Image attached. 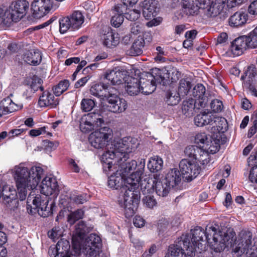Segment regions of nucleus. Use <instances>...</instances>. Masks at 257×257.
I'll return each instance as SVG.
<instances>
[{"mask_svg":"<svg viewBox=\"0 0 257 257\" xmlns=\"http://www.w3.org/2000/svg\"><path fill=\"white\" fill-rule=\"evenodd\" d=\"M205 232L202 227H195L191 229L190 234H186L190 236L191 244L194 248L199 245L198 242L203 240L205 236L206 240L210 243L211 248L214 251L220 252L226 247H232L237 256H240L243 253L248 254V257H257V240L253 239L254 244L252 245V233L249 231H242L240 233V238L238 240V243L234 244L235 240V232L231 229H228L226 232L219 231L215 227L211 226L206 229Z\"/></svg>","mask_w":257,"mask_h":257,"instance_id":"nucleus-1","label":"nucleus"},{"mask_svg":"<svg viewBox=\"0 0 257 257\" xmlns=\"http://www.w3.org/2000/svg\"><path fill=\"white\" fill-rule=\"evenodd\" d=\"M144 167V160H141L139 170L128 177L125 181L120 175H111L108 178V185L110 188L115 189H122L123 197L118 202L120 207L124 209L126 218H130L134 215L140 203V182Z\"/></svg>","mask_w":257,"mask_h":257,"instance_id":"nucleus-2","label":"nucleus"},{"mask_svg":"<svg viewBox=\"0 0 257 257\" xmlns=\"http://www.w3.org/2000/svg\"><path fill=\"white\" fill-rule=\"evenodd\" d=\"M41 193L45 195L42 196L40 194L34 196L31 193L27 198V210L29 213H38L43 217H47L53 213L55 204L53 200H51L49 205V198L48 196L52 194L57 195L59 192V186L56 179L53 176H46L42 181Z\"/></svg>","mask_w":257,"mask_h":257,"instance_id":"nucleus-3","label":"nucleus"},{"mask_svg":"<svg viewBox=\"0 0 257 257\" xmlns=\"http://www.w3.org/2000/svg\"><path fill=\"white\" fill-rule=\"evenodd\" d=\"M135 140L131 137H125L118 141L111 142L109 147H107V151L103 154L102 159H110L114 160V163H117L120 166L122 174L127 175L128 174L136 173L139 169L141 160L139 164L135 160H132L130 162H125L128 158V153H131L136 148L134 143Z\"/></svg>","mask_w":257,"mask_h":257,"instance_id":"nucleus-4","label":"nucleus"},{"mask_svg":"<svg viewBox=\"0 0 257 257\" xmlns=\"http://www.w3.org/2000/svg\"><path fill=\"white\" fill-rule=\"evenodd\" d=\"M43 172V169L38 166H33L30 170L21 164L15 167L14 175L20 200L26 198L27 189L33 190L36 187Z\"/></svg>","mask_w":257,"mask_h":257,"instance_id":"nucleus-5","label":"nucleus"},{"mask_svg":"<svg viewBox=\"0 0 257 257\" xmlns=\"http://www.w3.org/2000/svg\"><path fill=\"white\" fill-rule=\"evenodd\" d=\"M169 77L168 71L158 68L153 69L151 73L143 74L141 77L145 79V84H141L142 93L147 95L151 94L156 89V83L165 85Z\"/></svg>","mask_w":257,"mask_h":257,"instance_id":"nucleus-6","label":"nucleus"},{"mask_svg":"<svg viewBox=\"0 0 257 257\" xmlns=\"http://www.w3.org/2000/svg\"><path fill=\"white\" fill-rule=\"evenodd\" d=\"M190 236L183 234L174 244L169 246L165 257H194V248L191 244Z\"/></svg>","mask_w":257,"mask_h":257,"instance_id":"nucleus-7","label":"nucleus"},{"mask_svg":"<svg viewBox=\"0 0 257 257\" xmlns=\"http://www.w3.org/2000/svg\"><path fill=\"white\" fill-rule=\"evenodd\" d=\"M84 22V17L82 13L79 11H74L69 16L59 20L60 32L64 34L69 29L77 30L82 27Z\"/></svg>","mask_w":257,"mask_h":257,"instance_id":"nucleus-8","label":"nucleus"},{"mask_svg":"<svg viewBox=\"0 0 257 257\" xmlns=\"http://www.w3.org/2000/svg\"><path fill=\"white\" fill-rule=\"evenodd\" d=\"M160 175L156 174L153 175V178H150L148 181L147 184L143 187L141 190L144 195L150 193L152 189H155L156 193L160 196H166L169 192L171 188L168 184L165 183V180L160 179ZM143 183L142 184V186Z\"/></svg>","mask_w":257,"mask_h":257,"instance_id":"nucleus-9","label":"nucleus"},{"mask_svg":"<svg viewBox=\"0 0 257 257\" xmlns=\"http://www.w3.org/2000/svg\"><path fill=\"white\" fill-rule=\"evenodd\" d=\"M182 11L186 15L197 14L199 9L206 10L207 15L210 16L209 10L213 8V0H182Z\"/></svg>","mask_w":257,"mask_h":257,"instance_id":"nucleus-10","label":"nucleus"},{"mask_svg":"<svg viewBox=\"0 0 257 257\" xmlns=\"http://www.w3.org/2000/svg\"><path fill=\"white\" fill-rule=\"evenodd\" d=\"M29 7V3L26 0H19L13 3L9 10L4 12L7 18L12 22H17L26 15Z\"/></svg>","mask_w":257,"mask_h":257,"instance_id":"nucleus-11","label":"nucleus"},{"mask_svg":"<svg viewBox=\"0 0 257 257\" xmlns=\"http://www.w3.org/2000/svg\"><path fill=\"white\" fill-rule=\"evenodd\" d=\"M202 148L196 146H187L184 150L185 155L192 162H196L197 164L200 163L203 165H207L210 162L209 154L210 153Z\"/></svg>","mask_w":257,"mask_h":257,"instance_id":"nucleus-12","label":"nucleus"},{"mask_svg":"<svg viewBox=\"0 0 257 257\" xmlns=\"http://www.w3.org/2000/svg\"><path fill=\"white\" fill-rule=\"evenodd\" d=\"M179 168L183 178L187 182L192 181L199 174L200 167L199 164L188 159H183L180 162Z\"/></svg>","mask_w":257,"mask_h":257,"instance_id":"nucleus-13","label":"nucleus"},{"mask_svg":"<svg viewBox=\"0 0 257 257\" xmlns=\"http://www.w3.org/2000/svg\"><path fill=\"white\" fill-rule=\"evenodd\" d=\"M111 130L107 127H103L92 133L89 137V142L92 147L100 149L105 147Z\"/></svg>","mask_w":257,"mask_h":257,"instance_id":"nucleus-14","label":"nucleus"},{"mask_svg":"<svg viewBox=\"0 0 257 257\" xmlns=\"http://www.w3.org/2000/svg\"><path fill=\"white\" fill-rule=\"evenodd\" d=\"M195 142L197 144L202 145L201 147L212 154L218 151L220 148L219 141L213 139L210 135L205 133L201 132L196 134Z\"/></svg>","mask_w":257,"mask_h":257,"instance_id":"nucleus-15","label":"nucleus"},{"mask_svg":"<svg viewBox=\"0 0 257 257\" xmlns=\"http://www.w3.org/2000/svg\"><path fill=\"white\" fill-rule=\"evenodd\" d=\"M105 99L108 102L106 107L109 111L113 113H120L126 108V101L123 98H120L116 94L111 93L108 91V95Z\"/></svg>","mask_w":257,"mask_h":257,"instance_id":"nucleus-16","label":"nucleus"},{"mask_svg":"<svg viewBox=\"0 0 257 257\" xmlns=\"http://www.w3.org/2000/svg\"><path fill=\"white\" fill-rule=\"evenodd\" d=\"M1 196H2L3 198L4 203L8 208L14 210L18 207L19 201L17 196H19V195H17L15 190L8 186H5L3 190H1Z\"/></svg>","mask_w":257,"mask_h":257,"instance_id":"nucleus-17","label":"nucleus"},{"mask_svg":"<svg viewBox=\"0 0 257 257\" xmlns=\"http://www.w3.org/2000/svg\"><path fill=\"white\" fill-rule=\"evenodd\" d=\"M125 83L126 90L130 95H136L142 92L141 84H145V79L143 77L138 79L130 76L125 80Z\"/></svg>","mask_w":257,"mask_h":257,"instance_id":"nucleus-18","label":"nucleus"},{"mask_svg":"<svg viewBox=\"0 0 257 257\" xmlns=\"http://www.w3.org/2000/svg\"><path fill=\"white\" fill-rule=\"evenodd\" d=\"M88 231V228L83 221L79 222L76 225L74 235L72 237V241L74 248L78 251H79L80 249V243L77 240L83 239L86 233Z\"/></svg>","mask_w":257,"mask_h":257,"instance_id":"nucleus-19","label":"nucleus"},{"mask_svg":"<svg viewBox=\"0 0 257 257\" xmlns=\"http://www.w3.org/2000/svg\"><path fill=\"white\" fill-rule=\"evenodd\" d=\"M246 48H249L248 38L246 36L235 39L231 44V51L236 55H241Z\"/></svg>","mask_w":257,"mask_h":257,"instance_id":"nucleus-20","label":"nucleus"},{"mask_svg":"<svg viewBox=\"0 0 257 257\" xmlns=\"http://www.w3.org/2000/svg\"><path fill=\"white\" fill-rule=\"evenodd\" d=\"M102 39L103 45L109 48L116 46L119 42L118 34L115 33L109 27L104 31Z\"/></svg>","mask_w":257,"mask_h":257,"instance_id":"nucleus-21","label":"nucleus"},{"mask_svg":"<svg viewBox=\"0 0 257 257\" xmlns=\"http://www.w3.org/2000/svg\"><path fill=\"white\" fill-rule=\"evenodd\" d=\"M248 17V14L245 12L237 11L229 18V25L233 27L242 26L246 23Z\"/></svg>","mask_w":257,"mask_h":257,"instance_id":"nucleus-22","label":"nucleus"},{"mask_svg":"<svg viewBox=\"0 0 257 257\" xmlns=\"http://www.w3.org/2000/svg\"><path fill=\"white\" fill-rule=\"evenodd\" d=\"M123 72L118 68H115L106 72L104 79L110 81L112 85L119 84L124 78Z\"/></svg>","mask_w":257,"mask_h":257,"instance_id":"nucleus-23","label":"nucleus"},{"mask_svg":"<svg viewBox=\"0 0 257 257\" xmlns=\"http://www.w3.org/2000/svg\"><path fill=\"white\" fill-rule=\"evenodd\" d=\"M164 179L165 183L168 184L171 188H173L181 182V175L178 169H172L168 172Z\"/></svg>","mask_w":257,"mask_h":257,"instance_id":"nucleus-24","label":"nucleus"},{"mask_svg":"<svg viewBox=\"0 0 257 257\" xmlns=\"http://www.w3.org/2000/svg\"><path fill=\"white\" fill-rule=\"evenodd\" d=\"M214 115L209 111H205L200 112L194 117V123L198 126H203L206 125H212Z\"/></svg>","mask_w":257,"mask_h":257,"instance_id":"nucleus-25","label":"nucleus"},{"mask_svg":"<svg viewBox=\"0 0 257 257\" xmlns=\"http://www.w3.org/2000/svg\"><path fill=\"white\" fill-rule=\"evenodd\" d=\"M39 105L41 107L51 106V107H55L59 104L58 99H55L54 95L47 91H44L40 96Z\"/></svg>","mask_w":257,"mask_h":257,"instance_id":"nucleus-26","label":"nucleus"},{"mask_svg":"<svg viewBox=\"0 0 257 257\" xmlns=\"http://www.w3.org/2000/svg\"><path fill=\"white\" fill-rule=\"evenodd\" d=\"M141 7L142 8L143 15L146 19H151L157 15V8L152 0H145L142 3Z\"/></svg>","mask_w":257,"mask_h":257,"instance_id":"nucleus-27","label":"nucleus"},{"mask_svg":"<svg viewBox=\"0 0 257 257\" xmlns=\"http://www.w3.org/2000/svg\"><path fill=\"white\" fill-rule=\"evenodd\" d=\"M145 46V40L141 36H139L134 41L132 46L126 51V54L131 56H139L143 53V48Z\"/></svg>","mask_w":257,"mask_h":257,"instance_id":"nucleus-28","label":"nucleus"},{"mask_svg":"<svg viewBox=\"0 0 257 257\" xmlns=\"http://www.w3.org/2000/svg\"><path fill=\"white\" fill-rule=\"evenodd\" d=\"M24 60L30 65H38L42 60L41 53L36 50L27 51L24 55Z\"/></svg>","mask_w":257,"mask_h":257,"instance_id":"nucleus-29","label":"nucleus"},{"mask_svg":"<svg viewBox=\"0 0 257 257\" xmlns=\"http://www.w3.org/2000/svg\"><path fill=\"white\" fill-rule=\"evenodd\" d=\"M42 83L43 80L40 78L34 75L32 77L26 78L23 84L25 86H28L29 89H30L34 93L38 89H40L42 91H44V87L42 86Z\"/></svg>","mask_w":257,"mask_h":257,"instance_id":"nucleus-30","label":"nucleus"},{"mask_svg":"<svg viewBox=\"0 0 257 257\" xmlns=\"http://www.w3.org/2000/svg\"><path fill=\"white\" fill-rule=\"evenodd\" d=\"M204 103L202 101H196L193 99H189L187 100H184L183 102L182 106V110L184 114H187L189 112H192L193 110L196 108H199V107H204Z\"/></svg>","mask_w":257,"mask_h":257,"instance_id":"nucleus-31","label":"nucleus"},{"mask_svg":"<svg viewBox=\"0 0 257 257\" xmlns=\"http://www.w3.org/2000/svg\"><path fill=\"white\" fill-rule=\"evenodd\" d=\"M107 89V87L106 85L101 83L95 84L91 87L90 93L94 96L106 99L108 95V91H106Z\"/></svg>","mask_w":257,"mask_h":257,"instance_id":"nucleus-32","label":"nucleus"},{"mask_svg":"<svg viewBox=\"0 0 257 257\" xmlns=\"http://www.w3.org/2000/svg\"><path fill=\"white\" fill-rule=\"evenodd\" d=\"M58 248V252L60 253L61 257H68L74 256L70 251V245L69 242L65 239H61L56 244Z\"/></svg>","mask_w":257,"mask_h":257,"instance_id":"nucleus-33","label":"nucleus"},{"mask_svg":"<svg viewBox=\"0 0 257 257\" xmlns=\"http://www.w3.org/2000/svg\"><path fill=\"white\" fill-rule=\"evenodd\" d=\"M0 108L2 109L4 114H6L18 110L19 106L13 102L10 98L7 97L1 101Z\"/></svg>","mask_w":257,"mask_h":257,"instance_id":"nucleus-34","label":"nucleus"},{"mask_svg":"<svg viewBox=\"0 0 257 257\" xmlns=\"http://www.w3.org/2000/svg\"><path fill=\"white\" fill-rule=\"evenodd\" d=\"M85 118L86 119V122L93 124L95 128L101 126L104 123L103 116L99 112L89 113Z\"/></svg>","mask_w":257,"mask_h":257,"instance_id":"nucleus-35","label":"nucleus"},{"mask_svg":"<svg viewBox=\"0 0 257 257\" xmlns=\"http://www.w3.org/2000/svg\"><path fill=\"white\" fill-rule=\"evenodd\" d=\"M163 165L162 159L156 156L151 158L148 164V168L151 172L157 173L162 169Z\"/></svg>","mask_w":257,"mask_h":257,"instance_id":"nucleus-36","label":"nucleus"},{"mask_svg":"<svg viewBox=\"0 0 257 257\" xmlns=\"http://www.w3.org/2000/svg\"><path fill=\"white\" fill-rule=\"evenodd\" d=\"M31 6L35 18L40 19L45 15L41 0H34Z\"/></svg>","mask_w":257,"mask_h":257,"instance_id":"nucleus-37","label":"nucleus"},{"mask_svg":"<svg viewBox=\"0 0 257 257\" xmlns=\"http://www.w3.org/2000/svg\"><path fill=\"white\" fill-rule=\"evenodd\" d=\"M227 0H213V8L209 10L210 17H215L220 14Z\"/></svg>","mask_w":257,"mask_h":257,"instance_id":"nucleus-38","label":"nucleus"},{"mask_svg":"<svg viewBox=\"0 0 257 257\" xmlns=\"http://www.w3.org/2000/svg\"><path fill=\"white\" fill-rule=\"evenodd\" d=\"M180 96L176 91H168L166 93L165 100L169 105H175L179 102Z\"/></svg>","mask_w":257,"mask_h":257,"instance_id":"nucleus-39","label":"nucleus"},{"mask_svg":"<svg viewBox=\"0 0 257 257\" xmlns=\"http://www.w3.org/2000/svg\"><path fill=\"white\" fill-rule=\"evenodd\" d=\"M213 127H216L218 132H224L227 130L228 124L226 119L222 117H215L213 120Z\"/></svg>","mask_w":257,"mask_h":257,"instance_id":"nucleus-40","label":"nucleus"},{"mask_svg":"<svg viewBox=\"0 0 257 257\" xmlns=\"http://www.w3.org/2000/svg\"><path fill=\"white\" fill-rule=\"evenodd\" d=\"M205 88L202 84H197L194 86L192 90V95L197 100L196 101H203L204 96L205 93Z\"/></svg>","mask_w":257,"mask_h":257,"instance_id":"nucleus-41","label":"nucleus"},{"mask_svg":"<svg viewBox=\"0 0 257 257\" xmlns=\"http://www.w3.org/2000/svg\"><path fill=\"white\" fill-rule=\"evenodd\" d=\"M101 240L96 234H90L86 239L85 247H101Z\"/></svg>","mask_w":257,"mask_h":257,"instance_id":"nucleus-42","label":"nucleus"},{"mask_svg":"<svg viewBox=\"0 0 257 257\" xmlns=\"http://www.w3.org/2000/svg\"><path fill=\"white\" fill-rule=\"evenodd\" d=\"M191 88V82L187 79H182L179 83L178 92L182 96H184L188 94Z\"/></svg>","mask_w":257,"mask_h":257,"instance_id":"nucleus-43","label":"nucleus"},{"mask_svg":"<svg viewBox=\"0 0 257 257\" xmlns=\"http://www.w3.org/2000/svg\"><path fill=\"white\" fill-rule=\"evenodd\" d=\"M69 85V81L68 80L61 81L53 89L55 95L57 96H60L68 89Z\"/></svg>","mask_w":257,"mask_h":257,"instance_id":"nucleus-44","label":"nucleus"},{"mask_svg":"<svg viewBox=\"0 0 257 257\" xmlns=\"http://www.w3.org/2000/svg\"><path fill=\"white\" fill-rule=\"evenodd\" d=\"M85 251L87 257H106L103 256L101 247H85Z\"/></svg>","mask_w":257,"mask_h":257,"instance_id":"nucleus-45","label":"nucleus"},{"mask_svg":"<svg viewBox=\"0 0 257 257\" xmlns=\"http://www.w3.org/2000/svg\"><path fill=\"white\" fill-rule=\"evenodd\" d=\"M84 215V211L82 209H77V210L71 212L67 217V221L70 224H73L75 222L80 219H81Z\"/></svg>","mask_w":257,"mask_h":257,"instance_id":"nucleus-46","label":"nucleus"},{"mask_svg":"<svg viewBox=\"0 0 257 257\" xmlns=\"http://www.w3.org/2000/svg\"><path fill=\"white\" fill-rule=\"evenodd\" d=\"M256 68L253 65L248 66L247 69L245 70L244 74L241 76V79L247 77L249 79L248 81L250 83L253 81L256 75Z\"/></svg>","mask_w":257,"mask_h":257,"instance_id":"nucleus-47","label":"nucleus"},{"mask_svg":"<svg viewBox=\"0 0 257 257\" xmlns=\"http://www.w3.org/2000/svg\"><path fill=\"white\" fill-rule=\"evenodd\" d=\"M45 15L51 10H56L58 6L54 3L53 0H41Z\"/></svg>","mask_w":257,"mask_h":257,"instance_id":"nucleus-48","label":"nucleus"},{"mask_svg":"<svg viewBox=\"0 0 257 257\" xmlns=\"http://www.w3.org/2000/svg\"><path fill=\"white\" fill-rule=\"evenodd\" d=\"M95 105L93 100L89 98H83L81 102V107L83 111L87 112L91 110Z\"/></svg>","mask_w":257,"mask_h":257,"instance_id":"nucleus-49","label":"nucleus"},{"mask_svg":"<svg viewBox=\"0 0 257 257\" xmlns=\"http://www.w3.org/2000/svg\"><path fill=\"white\" fill-rule=\"evenodd\" d=\"M142 201L143 204L149 208H153L157 205L156 199L151 195H147L144 197Z\"/></svg>","mask_w":257,"mask_h":257,"instance_id":"nucleus-50","label":"nucleus"},{"mask_svg":"<svg viewBox=\"0 0 257 257\" xmlns=\"http://www.w3.org/2000/svg\"><path fill=\"white\" fill-rule=\"evenodd\" d=\"M124 14L126 19L131 21H135L140 18L141 11L139 10H130L127 13H124Z\"/></svg>","mask_w":257,"mask_h":257,"instance_id":"nucleus-51","label":"nucleus"},{"mask_svg":"<svg viewBox=\"0 0 257 257\" xmlns=\"http://www.w3.org/2000/svg\"><path fill=\"white\" fill-rule=\"evenodd\" d=\"M80 128L84 133H88L96 128L92 124L86 122V119L82 118L80 123Z\"/></svg>","mask_w":257,"mask_h":257,"instance_id":"nucleus-52","label":"nucleus"},{"mask_svg":"<svg viewBox=\"0 0 257 257\" xmlns=\"http://www.w3.org/2000/svg\"><path fill=\"white\" fill-rule=\"evenodd\" d=\"M124 20V16L116 13L112 17L111 24L115 27H119Z\"/></svg>","mask_w":257,"mask_h":257,"instance_id":"nucleus-53","label":"nucleus"},{"mask_svg":"<svg viewBox=\"0 0 257 257\" xmlns=\"http://www.w3.org/2000/svg\"><path fill=\"white\" fill-rule=\"evenodd\" d=\"M210 107L213 111L218 112L222 110L223 105L222 101L218 99H214L210 103Z\"/></svg>","mask_w":257,"mask_h":257,"instance_id":"nucleus-54","label":"nucleus"},{"mask_svg":"<svg viewBox=\"0 0 257 257\" xmlns=\"http://www.w3.org/2000/svg\"><path fill=\"white\" fill-rule=\"evenodd\" d=\"M247 37L249 48H257V34H253V31H252Z\"/></svg>","mask_w":257,"mask_h":257,"instance_id":"nucleus-55","label":"nucleus"},{"mask_svg":"<svg viewBox=\"0 0 257 257\" xmlns=\"http://www.w3.org/2000/svg\"><path fill=\"white\" fill-rule=\"evenodd\" d=\"M61 234L62 232L59 227H54L48 232V236L52 239L58 238Z\"/></svg>","mask_w":257,"mask_h":257,"instance_id":"nucleus-56","label":"nucleus"},{"mask_svg":"<svg viewBox=\"0 0 257 257\" xmlns=\"http://www.w3.org/2000/svg\"><path fill=\"white\" fill-rule=\"evenodd\" d=\"M10 26V19L7 18L4 10L0 9V27H8Z\"/></svg>","mask_w":257,"mask_h":257,"instance_id":"nucleus-57","label":"nucleus"},{"mask_svg":"<svg viewBox=\"0 0 257 257\" xmlns=\"http://www.w3.org/2000/svg\"><path fill=\"white\" fill-rule=\"evenodd\" d=\"M248 179L250 182L257 184V165L251 169Z\"/></svg>","mask_w":257,"mask_h":257,"instance_id":"nucleus-58","label":"nucleus"},{"mask_svg":"<svg viewBox=\"0 0 257 257\" xmlns=\"http://www.w3.org/2000/svg\"><path fill=\"white\" fill-rule=\"evenodd\" d=\"M127 3L123 2L122 4L117 5L115 7L114 12L115 13L123 15L127 9Z\"/></svg>","mask_w":257,"mask_h":257,"instance_id":"nucleus-59","label":"nucleus"},{"mask_svg":"<svg viewBox=\"0 0 257 257\" xmlns=\"http://www.w3.org/2000/svg\"><path fill=\"white\" fill-rule=\"evenodd\" d=\"M71 199L77 204H83L87 201V197L85 194H81L75 196L71 198Z\"/></svg>","mask_w":257,"mask_h":257,"instance_id":"nucleus-60","label":"nucleus"},{"mask_svg":"<svg viewBox=\"0 0 257 257\" xmlns=\"http://www.w3.org/2000/svg\"><path fill=\"white\" fill-rule=\"evenodd\" d=\"M26 131L27 129L23 128L12 130L8 133V137L9 139L13 138L15 137L18 136Z\"/></svg>","mask_w":257,"mask_h":257,"instance_id":"nucleus-61","label":"nucleus"},{"mask_svg":"<svg viewBox=\"0 0 257 257\" xmlns=\"http://www.w3.org/2000/svg\"><path fill=\"white\" fill-rule=\"evenodd\" d=\"M257 116H256V117ZM257 132V119L256 118L253 121V125L251 126L247 133V137L250 138L252 137Z\"/></svg>","mask_w":257,"mask_h":257,"instance_id":"nucleus-62","label":"nucleus"},{"mask_svg":"<svg viewBox=\"0 0 257 257\" xmlns=\"http://www.w3.org/2000/svg\"><path fill=\"white\" fill-rule=\"evenodd\" d=\"M248 12L252 15H257V0L252 2L248 7Z\"/></svg>","mask_w":257,"mask_h":257,"instance_id":"nucleus-63","label":"nucleus"},{"mask_svg":"<svg viewBox=\"0 0 257 257\" xmlns=\"http://www.w3.org/2000/svg\"><path fill=\"white\" fill-rule=\"evenodd\" d=\"M48 254L50 257H61L60 253L58 252L57 245L54 247H50L48 250Z\"/></svg>","mask_w":257,"mask_h":257,"instance_id":"nucleus-64","label":"nucleus"}]
</instances>
